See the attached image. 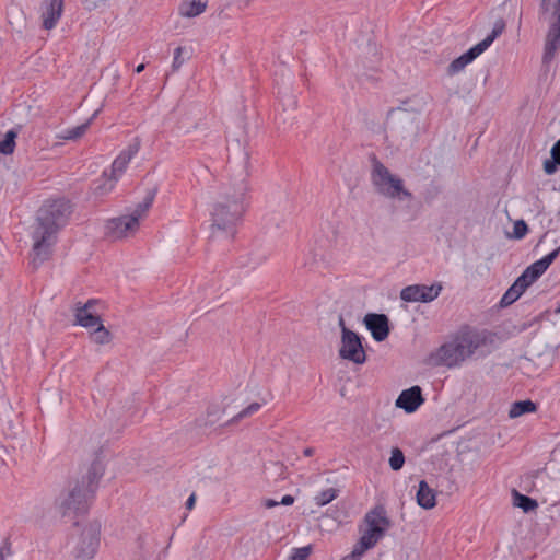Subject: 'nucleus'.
<instances>
[{"label": "nucleus", "instance_id": "obj_35", "mask_svg": "<svg viewBox=\"0 0 560 560\" xmlns=\"http://www.w3.org/2000/svg\"><path fill=\"white\" fill-rule=\"evenodd\" d=\"M535 281L529 279L528 275L523 271V273L514 281V283L521 289V291L525 292L526 289L532 285Z\"/></svg>", "mask_w": 560, "mask_h": 560}, {"label": "nucleus", "instance_id": "obj_29", "mask_svg": "<svg viewBox=\"0 0 560 560\" xmlns=\"http://www.w3.org/2000/svg\"><path fill=\"white\" fill-rule=\"evenodd\" d=\"M18 133L13 130H9L5 133L3 141H0V152L3 154H11L15 149V138Z\"/></svg>", "mask_w": 560, "mask_h": 560}, {"label": "nucleus", "instance_id": "obj_36", "mask_svg": "<svg viewBox=\"0 0 560 560\" xmlns=\"http://www.w3.org/2000/svg\"><path fill=\"white\" fill-rule=\"evenodd\" d=\"M559 162H556V159L546 160L544 162V171L548 175H552L557 172Z\"/></svg>", "mask_w": 560, "mask_h": 560}, {"label": "nucleus", "instance_id": "obj_26", "mask_svg": "<svg viewBox=\"0 0 560 560\" xmlns=\"http://www.w3.org/2000/svg\"><path fill=\"white\" fill-rule=\"evenodd\" d=\"M523 293L524 292L521 291V289L515 283H513L501 298L500 305L502 307L510 306L516 300H518Z\"/></svg>", "mask_w": 560, "mask_h": 560}, {"label": "nucleus", "instance_id": "obj_5", "mask_svg": "<svg viewBox=\"0 0 560 560\" xmlns=\"http://www.w3.org/2000/svg\"><path fill=\"white\" fill-rule=\"evenodd\" d=\"M365 528L354 544L352 551L340 560H361L364 553L374 548L390 528L392 522L384 505L378 504L371 509L363 518Z\"/></svg>", "mask_w": 560, "mask_h": 560}, {"label": "nucleus", "instance_id": "obj_21", "mask_svg": "<svg viewBox=\"0 0 560 560\" xmlns=\"http://www.w3.org/2000/svg\"><path fill=\"white\" fill-rule=\"evenodd\" d=\"M539 14L549 21H560V0H539Z\"/></svg>", "mask_w": 560, "mask_h": 560}, {"label": "nucleus", "instance_id": "obj_24", "mask_svg": "<svg viewBox=\"0 0 560 560\" xmlns=\"http://www.w3.org/2000/svg\"><path fill=\"white\" fill-rule=\"evenodd\" d=\"M91 120L92 119H89L86 122H84V124H82L80 126L73 127L71 129H67L63 133L58 136V138L62 139V140H77V139H80L81 137H83L85 135V132L90 128Z\"/></svg>", "mask_w": 560, "mask_h": 560}, {"label": "nucleus", "instance_id": "obj_22", "mask_svg": "<svg viewBox=\"0 0 560 560\" xmlns=\"http://www.w3.org/2000/svg\"><path fill=\"white\" fill-rule=\"evenodd\" d=\"M536 410H537V405L534 401H532L529 399L520 400V401H515L511 405L510 410H509V417L511 419H515L525 413L535 412Z\"/></svg>", "mask_w": 560, "mask_h": 560}, {"label": "nucleus", "instance_id": "obj_25", "mask_svg": "<svg viewBox=\"0 0 560 560\" xmlns=\"http://www.w3.org/2000/svg\"><path fill=\"white\" fill-rule=\"evenodd\" d=\"M523 293L524 292L521 291V289L515 283H513L501 298L500 305L502 307L510 306L516 300H518Z\"/></svg>", "mask_w": 560, "mask_h": 560}, {"label": "nucleus", "instance_id": "obj_31", "mask_svg": "<svg viewBox=\"0 0 560 560\" xmlns=\"http://www.w3.org/2000/svg\"><path fill=\"white\" fill-rule=\"evenodd\" d=\"M260 407H261V405L259 402H252L246 408H244L242 411H240L236 416H234L230 420V423H235V422L240 421L241 419H244L246 417L254 415L255 412H257L260 409Z\"/></svg>", "mask_w": 560, "mask_h": 560}, {"label": "nucleus", "instance_id": "obj_39", "mask_svg": "<svg viewBox=\"0 0 560 560\" xmlns=\"http://www.w3.org/2000/svg\"><path fill=\"white\" fill-rule=\"evenodd\" d=\"M195 503H196V494L192 493L188 499H187V502H186V508L188 510H191L194 506H195Z\"/></svg>", "mask_w": 560, "mask_h": 560}, {"label": "nucleus", "instance_id": "obj_13", "mask_svg": "<svg viewBox=\"0 0 560 560\" xmlns=\"http://www.w3.org/2000/svg\"><path fill=\"white\" fill-rule=\"evenodd\" d=\"M63 12V0H44L42 3L43 27L52 30Z\"/></svg>", "mask_w": 560, "mask_h": 560}, {"label": "nucleus", "instance_id": "obj_40", "mask_svg": "<svg viewBox=\"0 0 560 560\" xmlns=\"http://www.w3.org/2000/svg\"><path fill=\"white\" fill-rule=\"evenodd\" d=\"M104 0H86V3H88V8L90 10L92 9H96L98 7L100 3H102Z\"/></svg>", "mask_w": 560, "mask_h": 560}, {"label": "nucleus", "instance_id": "obj_46", "mask_svg": "<svg viewBox=\"0 0 560 560\" xmlns=\"http://www.w3.org/2000/svg\"><path fill=\"white\" fill-rule=\"evenodd\" d=\"M557 314H560V305L555 311Z\"/></svg>", "mask_w": 560, "mask_h": 560}, {"label": "nucleus", "instance_id": "obj_14", "mask_svg": "<svg viewBox=\"0 0 560 560\" xmlns=\"http://www.w3.org/2000/svg\"><path fill=\"white\" fill-rule=\"evenodd\" d=\"M364 324L376 341H383L389 335L388 318L384 314H368Z\"/></svg>", "mask_w": 560, "mask_h": 560}, {"label": "nucleus", "instance_id": "obj_44", "mask_svg": "<svg viewBox=\"0 0 560 560\" xmlns=\"http://www.w3.org/2000/svg\"><path fill=\"white\" fill-rule=\"evenodd\" d=\"M2 548H4V557H5L7 555H10V553H11V548H10V546H9V545L3 546Z\"/></svg>", "mask_w": 560, "mask_h": 560}, {"label": "nucleus", "instance_id": "obj_37", "mask_svg": "<svg viewBox=\"0 0 560 560\" xmlns=\"http://www.w3.org/2000/svg\"><path fill=\"white\" fill-rule=\"evenodd\" d=\"M550 153L552 159H556V162H559L560 165V139L553 144Z\"/></svg>", "mask_w": 560, "mask_h": 560}, {"label": "nucleus", "instance_id": "obj_11", "mask_svg": "<svg viewBox=\"0 0 560 560\" xmlns=\"http://www.w3.org/2000/svg\"><path fill=\"white\" fill-rule=\"evenodd\" d=\"M442 290L441 284H413L404 288L400 292V299L405 302H432Z\"/></svg>", "mask_w": 560, "mask_h": 560}, {"label": "nucleus", "instance_id": "obj_42", "mask_svg": "<svg viewBox=\"0 0 560 560\" xmlns=\"http://www.w3.org/2000/svg\"><path fill=\"white\" fill-rule=\"evenodd\" d=\"M314 453H315V450H314L313 447H306V448L303 451L304 456H307V457L313 456V455H314Z\"/></svg>", "mask_w": 560, "mask_h": 560}, {"label": "nucleus", "instance_id": "obj_10", "mask_svg": "<svg viewBox=\"0 0 560 560\" xmlns=\"http://www.w3.org/2000/svg\"><path fill=\"white\" fill-rule=\"evenodd\" d=\"M500 34L501 30L493 28L491 34H489L483 40L471 47L458 58L454 59L447 67V74L452 77L463 71L469 63L487 50Z\"/></svg>", "mask_w": 560, "mask_h": 560}, {"label": "nucleus", "instance_id": "obj_27", "mask_svg": "<svg viewBox=\"0 0 560 560\" xmlns=\"http://www.w3.org/2000/svg\"><path fill=\"white\" fill-rule=\"evenodd\" d=\"M338 489L335 488L325 489L315 497V503L318 506H324L334 501L338 497Z\"/></svg>", "mask_w": 560, "mask_h": 560}, {"label": "nucleus", "instance_id": "obj_41", "mask_svg": "<svg viewBox=\"0 0 560 560\" xmlns=\"http://www.w3.org/2000/svg\"><path fill=\"white\" fill-rule=\"evenodd\" d=\"M279 503H280V502L275 501V500H272V499H267V500H265V502H264V506H265V508H267V509H271V508L277 506Z\"/></svg>", "mask_w": 560, "mask_h": 560}, {"label": "nucleus", "instance_id": "obj_20", "mask_svg": "<svg viewBox=\"0 0 560 560\" xmlns=\"http://www.w3.org/2000/svg\"><path fill=\"white\" fill-rule=\"evenodd\" d=\"M417 503L425 509L431 510L436 505V493L429 487L425 480L419 482V489L416 494Z\"/></svg>", "mask_w": 560, "mask_h": 560}, {"label": "nucleus", "instance_id": "obj_33", "mask_svg": "<svg viewBox=\"0 0 560 560\" xmlns=\"http://www.w3.org/2000/svg\"><path fill=\"white\" fill-rule=\"evenodd\" d=\"M311 552H312L311 546L296 548L293 550V553L290 556L289 560H307Z\"/></svg>", "mask_w": 560, "mask_h": 560}, {"label": "nucleus", "instance_id": "obj_6", "mask_svg": "<svg viewBox=\"0 0 560 560\" xmlns=\"http://www.w3.org/2000/svg\"><path fill=\"white\" fill-rule=\"evenodd\" d=\"M371 182L375 191L381 196L394 200H411L413 195L405 187L401 177L393 174L382 162L374 159L371 170Z\"/></svg>", "mask_w": 560, "mask_h": 560}, {"label": "nucleus", "instance_id": "obj_8", "mask_svg": "<svg viewBox=\"0 0 560 560\" xmlns=\"http://www.w3.org/2000/svg\"><path fill=\"white\" fill-rule=\"evenodd\" d=\"M101 530L98 521H91L82 527L73 549L77 559L91 560L95 557L101 542Z\"/></svg>", "mask_w": 560, "mask_h": 560}, {"label": "nucleus", "instance_id": "obj_28", "mask_svg": "<svg viewBox=\"0 0 560 560\" xmlns=\"http://www.w3.org/2000/svg\"><path fill=\"white\" fill-rule=\"evenodd\" d=\"M95 327L96 328L91 334L92 340L95 343H98V345L108 343L110 341V334H109V331L104 327V325L102 323H100Z\"/></svg>", "mask_w": 560, "mask_h": 560}, {"label": "nucleus", "instance_id": "obj_15", "mask_svg": "<svg viewBox=\"0 0 560 560\" xmlns=\"http://www.w3.org/2000/svg\"><path fill=\"white\" fill-rule=\"evenodd\" d=\"M96 300H89L84 305H77L75 320L82 327L92 328L102 323L101 316L94 312Z\"/></svg>", "mask_w": 560, "mask_h": 560}, {"label": "nucleus", "instance_id": "obj_19", "mask_svg": "<svg viewBox=\"0 0 560 560\" xmlns=\"http://www.w3.org/2000/svg\"><path fill=\"white\" fill-rule=\"evenodd\" d=\"M208 5V0H183L178 7V13L183 18H196L202 14Z\"/></svg>", "mask_w": 560, "mask_h": 560}, {"label": "nucleus", "instance_id": "obj_32", "mask_svg": "<svg viewBox=\"0 0 560 560\" xmlns=\"http://www.w3.org/2000/svg\"><path fill=\"white\" fill-rule=\"evenodd\" d=\"M528 232V226L524 220H518L513 226V236L517 240L523 238Z\"/></svg>", "mask_w": 560, "mask_h": 560}, {"label": "nucleus", "instance_id": "obj_45", "mask_svg": "<svg viewBox=\"0 0 560 560\" xmlns=\"http://www.w3.org/2000/svg\"><path fill=\"white\" fill-rule=\"evenodd\" d=\"M0 560H5V558H4V548H1V550H0Z\"/></svg>", "mask_w": 560, "mask_h": 560}, {"label": "nucleus", "instance_id": "obj_17", "mask_svg": "<svg viewBox=\"0 0 560 560\" xmlns=\"http://www.w3.org/2000/svg\"><path fill=\"white\" fill-rule=\"evenodd\" d=\"M137 152V147H129L128 149L119 153V155L114 160L112 164L109 177L112 182H116L122 175V173L126 171L128 164L130 163V161Z\"/></svg>", "mask_w": 560, "mask_h": 560}, {"label": "nucleus", "instance_id": "obj_16", "mask_svg": "<svg viewBox=\"0 0 560 560\" xmlns=\"http://www.w3.org/2000/svg\"><path fill=\"white\" fill-rule=\"evenodd\" d=\"M423 401L421 388L419 386H412L401 392L396 400V406L407 412H413Z\"/></svg>", "mask_w": 560, "mask_h": 560}, {"label": "nucleus", "instance_id": "obj_30", "mask_svg": "<svg viewBox=\"0 0 560 560\" xmlns=\"http://www.w3.org/2000/svg\"><path fill=\"white\" fill-rule=\"evenodd\" d=\"M405 464V455L398 447H393L389 457V466L393 470L397 471L402 468Z\"/></svg>", "mask_w": 560, "mask_h": 560}, {"label": "nucleus", "instance_id": "obj_1", "mask_svg": "<svg viewBox=\"0 0 560 560\" xmlns=\"http://www.w3.org/2000/svg\"><path fill=\"white\" fill-rule=\"evenodd\" d=\"M250 185L246 177L223 185L212 205V228L234 235L249 206Z\"/></svg>", "mask_w": 560, "mask_h": 560}, {"label": "nucleus", "instance_id": "obj_38", "mask_svg": "<svg viewBox=\"0 0 560 560\" xmlns=\"http://www.w3.org/2000/svg\"><path fill=\"white\" fill-rule=\"evenodd\" d=\"M281 504L283 505H291L294 503V498L290 494H287L282 498V500L280 501Z\"/></svg>", "mask_w": 560, "mask_h": 560}, {"label": "nucleus", "instance_id": "obj_9", "mask_svg": "<svg viewBox=\"0 0 560 560\" xmlns=\"http://www.w3.org/2000/svg\"><path fill=\"white\" fill-rule=\"evenodd\" d=\"M339 325L341 327V346L339 349L340 358L355 364H363L366 361V353L363 348L361 337L346 327L342 317L339 319Z\"/></svg>", "mask_w": 560, "mask_h": 560}, {"label": "nucleus", "instance_id": "obj_12", "mask_svg": "<svg viewBox=\"0 0 560 560\" xmlns=\"http://www.w3.org/2000/svg\"><path fill=\"white\" fill-rule=\"evenodd\" d=\"M560 50V21H550L544 43L542 63L550 65Z\"/></svg>", "mask_w": 560, "mask_h": 560}, {"label": "nucleus", "instance_id": "obj_2", "mask_svg": "<svg viewBox=\"0 0 560 560\" xmlns=\"http://www.w3.org/2000/svg\"><path fill=\"white\" fill-rule=\"evenodd\" d=\"M71 213V206L65 199L48 200L40 208L34 228L32 238L33 264L38 266L48 260L56 243V234L61 225L67 222Z\"/></svg>", "mask_w": 560, "mask_h": 560}, {"label": "nucleus", "instance_id": "obj_18", "mask_svg": "<svg viewBox=\"0 0 560 560\" xmlns=\"http://www.w3.org/2000/svg\"><path fill=\"white\" fill-rule=\"evenodd\" d=\"M560 253V245L553 249L550 254L546 255L541 259L533 262L528 266L524 272H526L529 279L536 281L552 264Z\"/></svg>", "mask_w": 560, "mask_h": 560}, {"label": "nucleus", "instance_id": "obj_7", "mask_svg": "<svg viewBox=\"0 0 560 560\" xmlns=\"http://www.w3.org/2000/svg\"><path fill=\"white\" fill-rule=\"evenodd\" d=\"M152 202L153 197H149L144 201L138 203L129 214L107 220L105 224V235L114 241L136 235L139 231L140 222L147 218Z\"/></svg>", "mask_w": 560, "mask_h": 560}, {"label": "nucleus", "instance_id": "obj_23", "mask_svg": "<svg viewBox=\"0 0 560 560\" xmlns=\"http://www.w3.org/2000/svg\"><path fill=\"white\" fill-rule=\"evenodd\" d=\"M513 499L514 505L521 508L524 512H530L538 506L536 500L527 495L521 494L516 490L513 491Z\"/></svg>", "mask_w": 560, "mask_h": 560}, {"label": "nucleus", "instance_id": "obj_34", "mask_svg": "<svg viewBox=\"0 0 560 560\" xmlns=\"http://www.w3.org/2000/svg\"><path fill=\"white\" fill-rule=\"evenodd\" d=\"M183 51H184L183 47H177L174 50V58H173V62H172V70L173 71H178L182 68V66L184 65L185 59L182 56Z\"/></svg>", "mask_w": 560, "mask_h": 560}, {"label": "nucleus", "instance_id": "obj_43", "mask_svg": "<svg viewBox=\"0 0 560 560\" xmlns=\"http://www.w3.org/2000/svg\"><path fill=\"white\" fill-rule=\"evenodd\" d=\"M144 68H145L144 63H140V65L136 68V72H137V73H140V72H142V71L144 70Z\"/></svg>", "mask_w": 560, "mask_h": 560}, {"label": "nucleus", "instance_id": "obj_3", "mask_svg": "<svg viewBox=\"0 0 560 560\" xmlns=\"http://www.w3.org/2000/svg\"><path fill=\"white\" fill-rule=\"evenodd\" d=\"M104 471L102 462L94 460L81 478L69 481L56 500V506L62 516L75 517L89 512Z\"/></svg>", "mask_w": 560, "mask_h": 560}, {"label": "nucleus", "instance_id": "obj_4", "mask_svg": "<svg viewBox=\"0 0 560 560\" xmlns=\"http://www.w3.org/2000/svg\"><path fill=\"white\" fill-rule=\"evenodd\" d=\"M485 340L480 332L465 327L454 336L452 341L442 345L431 353L430 362L433 365L458 366L470 358L485 343Z\"/></svg>", "mask_w": 560, "mask_h": 560}]
</instances>
